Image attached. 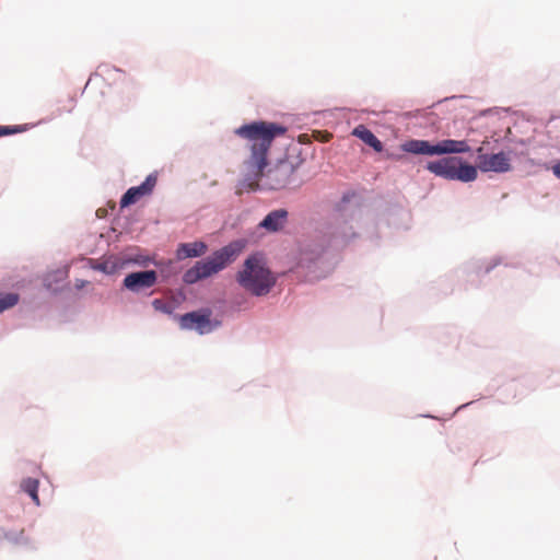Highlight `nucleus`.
<instances>
[{"mask_svg":"<svg viewBox=\"0 0 560 560\" xmlns=\"http://www.w3.org/2000/svg\"><path fill=\"white\" fill-rule=\"evenodd\" d=\"M287 128L267 121H255L243 125L235 133L247 141L250 150L249 158L244 162L245 177L242 187L255 190L267 166V154L276 137L284 135Z\"/></svg>","mask_w":560,"mask_h":560,"instance_id":"f257e3e1","label":"nucleus"},{"mask_svg":"<svg viewBox=\"0 0 560 560\" xmlns=\"http://www.w3.org/2000/svg\"><path fill=\"white\" fill-rule=\"evenodd\" d=\"M236 279L243 289L256 296L268 294L276 284V278L259 254H254L244 261Z\"/></svg>","mask_w":560,"mask_h":560,"instance_id":"f03ea898","label":"nucleus"},{"mask_svg":"<svg viewBox=\"0 0 560 560\" xmlns=\"http://www.w3.org/2000/svg\"><path fill=\"white\" fill-rule=\"evenodd\" d=\"M243 246L240 242L230 243L214 252L207 259L197 261L194 267L186 270L183 277L184 281L188 284H192L218 273L231 264L240 255Z\"/></svg>","mask_w":560,"mask_h":560,"instance_id":"7ed1b4c3","label":"nucleus"},{"mask_svg":"<svg viewBox=\"0 0 560 560\" xmlns=\"http://www.w3.org/2000/svg\"><path fill=\"white\" fill-rule=\"evenodd\" d=\"M427 170L448 180L472 182L477 178V168L464 163L462 159L448 156L428 162Z\"/></svg>","mask_w":560,"mask_h":560,"instance_id":"20e7f679","label":"nucleus"},{"mask_svg":"<svg viewBox=\"0 0 560 560\" xmlns=\"http://www.w3.org/2000/svg\"><path fill=\"white\" fill-rule=\"evenodd\" d=\"M300 164L301 161L292 160L290 158L280 160L266 174L267 185L269 186V188L278 190L287 188L292 184H295V173Z\"/></svg>","mask_w":560,"mask_h":560,"instance_id":"39448f33","label":"nucleus"},{"mask_svg":"<svg viewBox=\"0 0 560 560\" xmlns=\"http://www.w3.org/2000/svg\"><path fill=\"white\" fill-rule=\"evenodd\" d=\"M211 316L212 311L210 308H201L179 316L178 322L182 329L196 330L198 334L205 335L220 325V322L212 320Z\"/></svg>","mask_w":560,"mask_h":560,"instance_id":"423d86ee","label":"nucleus"},{"mask_svg":"<svg viewBox=\"0 0 560 560\" xmlns=\"http://www.w3.org/2000/svg\"><path fill=\"white\" fill-rule=\"evenodd\" d=\"M478 167L482 172L506 173L512 170L508 153L479 154Z\"/></svg>","mask_w":560,"mask_h":560,"instance_id":"0eeeda50","label":"nucleus"},{"mask_svg":"<svg viewBox=\"0 0 560 560\" xmlns=\"http://www.w3.org/2000/svg\"><path fill=\"white\" fill-rule=\"evenodd\" d=\"M158 182L156 174H150L145 180L136 187H130L120 199V207L125 208L136 203L143 196L150 195Z\"/></svg>","mask_w":560,"mask_h":560,"instance_id":"6e6552de","label":"nucleus"},{"mask_svg":"<svg viewBox=\"0 0 560 560\" xmlns=\"http://www.w3.org/2000/svg\"><path fill=\"white\" fill-rule=\"evenodd\" d=\"M158 275L154 270L131 272L124 279V285L133 292L149 289L156 283Z\"/></svg>","mask_w":560,"mask_h":560,"instance_id":"1a4fd4ad","label":"nucleus"},{"mask_svg":"<svg viewBox=\"0 0 560 560\" xmlns=\"http://www.w3.org/2000/svg\"><path fill=\"white\" fill-rule=\"evenodd\" d=\"M288 221V211L285 209H277L269 212L259 223V226L269 231L278 232L285 225Z\"/></svg>","mask_w":560,"mask_h":560,"instance_id":"9d476101","label":"nucleus"},{"mask_svg":"<svg viewBox=\"0 0 560 560\" xmlns=\"http://www.w3.org/2000/svg\"><path fill=\"white\" fill-rule=\"evenodd\" d=\"M434 155L452 154V153H466L470 148L465 140L445 139L436 144H433Z\"/></svg>","mask_w":560,"mask_h":560,"instance_id":"9b49d317","label":"nucleus"},{"mask_svg":"<svg viewBox=\"0 0 560 560\" xmlns=\"http://www.w3.org/2000/svg\"><path fill=\"white\" fill-rule=\"evenodd\" d=\"M401 150L412 154L434 155L433 144L427 140H408L401 144Z\"/></svg>","mask_w":560,"mask_h":560,"instance_id":"f8f14e48","label":"nucleus"},{"mask_svg":"<svg viewBox=\"0 0 560 560\" xmlns=\"http://www.w3.org/2000/svg\"><path fill=\"white\" fill-rule=\"evenodd\" d=\"M207 252V245L203 242L183 243L178 246L177 257L185 259L189 257H199Z\"/></svg>","mask_w":560,"mask_h":560,"instance_id":"ddd939ff","label":"nucleus"},{"mask_svg":"<svg viewBox=\"0 0 560 560\" xmlns=\"http://www.w3.org/2000/svg\"><path fill=\"white\" fill-rule=\"evenodd\" d=\"M352 135L358 137L359 139H361L368 145L372 147L376 152H381L383 150L382 142L365 126H363V125L357 126L353 129Z\"/></svg>","mask_w":560,"mask_h":560,"instance_id":"4468645a","label":"nucleus"},{"mask_svg":"<svg viewBox=\"0 0 560 560\" xmlns=\"http://www.w3.org/2000/svg\"><path fill=\"white\" fill-rule=\"evenodd\" d=\"M38 485V480L34 478H26L21 482L22 490L31 497L36 505H39Z\"/></svg>","mask_w":560,"mask_h":560,"instance_id":"2eb2a0df","label":"nucleus"},{"mask_svg":"<svg viewBox=\"0 0 560 560\" xmlns=\"http://www.w3.org/2000/svg\"><path fill=\"white\" fill-rule=\"evenodd\" d=\"M19 300H20V296L16 293L10 292V293L1 294L0 295V314L5 310H9V308L15 306L18 304Z\"/></svg>","mask_w":560,"mask_h":560,"instance_id":"dca6fc26","label":"nucleus"},{"mask_svg":"<svg viewBox=\"0 0 560 560\" xmlns=\"http://www.w3.org/2000/svg\"><path fill=\"white\" fill-rule=\"evenodd\" d=\"M152 306L156 312H161L164 314H172L173 310H174V307L171 303H167L161 299L153 300Z\"/></svg>","mask_w":560,"mask_h":560,"instance_id":"f3484780","label":"nucleus"},{"mask_svg":"<svg viewBox=\"0 0 560 560\" xmlns=\"http://www.w3.org/2000/svg\"><path fill=\"white\" fill-rule=\"evenodd\" d=\"M18 128H11L8 126H0V137L8 136L18 132Z\"/></svg>","mask_w":560,"mask_h":560,"instance_id":"a211bd4d","label":"nucleus"},{"mask_svg":"<svg viewBox=\"0 0 560 560\" xmlns=\"http://www.w3.org/2000/svg\"><path fill=\"white\" fill-rule=\"evenodd\" d=\"M552 172L560 179V162L553 165Z\"/></svg>","mask_w":560,"mask_h":560,"instance_id":"6ab92c4d","label":"nucleus"},{"mask_svg":"<svg viewBox=\"0 0 560 560\" xmlns=\"http://www.w3.org/2000/svg\"><path fill=\"white\" fill-rule=\"evenodd\" d=\"M552 172L560 179V162L553 165Z\"/></svg>","mask_w":560,"mask_h":560,"instance_id":"aec40b11","label":"nucleus"}]
</instances>
